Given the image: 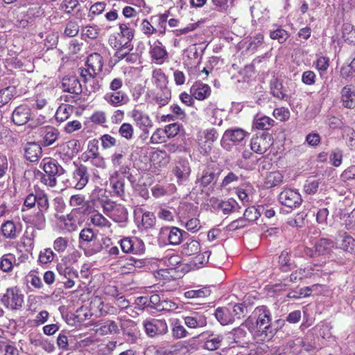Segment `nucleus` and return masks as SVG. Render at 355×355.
Segmentation results:
<instances>
[{"mask_svg": "<svg viewBox=\"0 0 355 355\" xmlns=\"http://www.w3.org/2000/svg\"><path fill=\"white\" fill-rule=\"evenodd\" d=\"M256 319L253 336L257 343H265L270 340L277 333V328L271 322V313L265 306L257 307L253 312Z\"/></svg>", "mask_w": 355, "mask_h": 355, "instance_id": "nucleus-1", "label": "nucleus"}, {"mask_svg": "<svg viewBox=\"0 0 355 355\" xmlns=\"http://www.w3.org/2000/svg\"><path fill=\"white\" fill-rule=\"evenodd\" d=\"M183 231L176 227H164L160 229L158 241L164 245H179L183 238Z\"/></svg>", "mask_w": 355, "mask_h": 355, "instance_id": "nucleus-2", "label": "nucleus"}, {"mask_svg": "<svg viewBox=\"0 0 355 355\" xmlns=\"http://www.w3.org/2000/svg\"><path fill=\"white\" fill-rule=\"evenodd\" d=\"M97 236L91 228H84L79 234V243L83 245L85 243L94 241L93 246L87 247L85 250L86 256H92L102 250V245L99 242H96Z\"/></svg>", "mask_w": 355, "mask_h": 355, "instance_id": "nucleus-3", "label": "nucleus"}, {"mask_svg": "<svg viewBox=\"0 0 355 355\" xmlns=\"http://www.w3.org/2000/svg\"><path fill=\"white\" fill-rule=\"evenodd\" d=\"M146 334L151 338L166 334L168 325L165 320L150 319L143 322Z\"/></svg>", "mask_w": 355, "mask_h": 355, "instance_id": "nucleus-4", "label": "nucleus"}, {"mask_svg": "<svg viewBox=\"0 0 355 355\" xmlns=\"http://www.w3.org/2000/svg\"><path fill=\"white\" fill-rule=\"evenodd\" d=\"M80 143L78 140L71 139L58 146L57 153L64 162L71 161L79 152Z\"/></svg>", "mask_w": 355, "mask_h": 355, "instance_id": "nucleus-5", "label": "nucleus"}, {"mask_svg": "<svg viewBox=\"0 0 355 355\" xmlns=\"http://www.w3.org/2000/svg\"><path fill=\"white\" fill-rule=\"evenodd\" d=\"M1 302L8 308L17 309L22 306L24 295L17 287L10 288L3 295Z\"/></svg>", "mask_w": 355, "mask_h": 355, "instance_id": "nucleus-6", "label": "nucleus"}, {"mask_svg": "<svg viewBox=\"0 0 355 355\" xmlns=\"http://www.w3.org/2000/svg\"><path fill=\"white\" fill-rule=\"evenodd\" d=\"M273 139L268 133H262L260 135H255L251 139L250 148L254 153L264 154L272 145Z\"/></svg>", "mask_w": 355, "mask_h": 355, "instance_id": "nucleus-7", "label": "nucleus"}, {"mask_svg": "<svg viewBox=\"0 0 355 355\" xmlns=\"http://www.w3.org/2000/svg\"><path fill=\"white\" fill-rule=\"evenodd\" d=\"M123 252L140 254L145 251V244L137 237H124L119 241Z\"/></svg>", "mask_w": 355, "mask_h": 355, "instance_id": "nucleus-8", "label": "nucleus"}, {"mask_svg": "<svg viewBox=\"0 0 355 355\" xmlns=\"http://www.w3.org/2000/svg\"><path fill=\"white\" fill-rule=\"evenodd\" d=\"M89 174L88 168L83 164L76 165L72 173L70 184L78 190L83 189L88 183Z\"/></svg>", "mask_w": 355, "mask_h": 355, "instance_id": "nucleus-9", "label": "nucleus"}, {"mask_svg": "<svg viewBox=\"0 0 355 355\" xmlns=\"http://www.w3.org/2000/svg\"><path fill=\"white\" fill-rule=\"evenodd\" d=\"M204 339L203 349L209 351L218 349L224 340V336L221 334L215 333L211 331H207L199 335Z\"/></svg>", "mask_w": 355, "mask_h": 355, "instance_id": "nucleus-10", "label": "nucleus"}, {"mask_svg": "<svg viewBox=\"0 0 355 355\" xmlns=\"http://www.w3.org/2000/svg\"><path fill=\"white\" fill-rule=\"evenodd\" d=\"M130 116L135 121L136 125L142 130V136L147 135L149 132V129L153 125V121L150 116L137 109H134L131 112Z\"/></svg>", "mask_w": 355, "mask_h": 355, "instance_id": "nucleus-11", "label": "nucleus"}, {"mask_svg": "<svg viewBox=\"0 0 355 355\" xmlns=\"http://www.w3.org/2000/svg\"><path fill=\"white\" fill-rule=\"evenodd\" d=\"M279 201L288 207L295 208L301 205L302 200L297 191L285 189L279 195Z\"/></svg>", "mask_w": 355, "mask_h": 355, "instance_id": "nucleus-12", "label": "nucleus"}, {"mask_svg": "<svg viewBox=\"0 0 355 355\" xmlns=\"http://www.w3.org/2000/svg\"><path fill=\"white\" fill-rule=\"evenodd\" d=\"M148 44L150 45L149 53L152 60L157 64H162L168 55L165 47L159 40H156L153 43L149 41Z\"/></svg>", "mask_w": 355, "mask_h": 355, "instance_id": "nucleus-13", "label": "nucleus"}, {"mask_svg": "<svg viewBox=\"0 0 355 355\" xmlns=\"http://www.w3.org/2000/svg\"><path fill=\"white\" fill-rule=\"evenodd\" d=\"M184 324L189 329L202 328L207 326V321L205 315L193 312L190 315L182 317Z\"/></svg>", "mask_w": 355, "mask_h": 355, "instance_id": "nucleus-14", "label": "nucleus"}, {"mask_svg": "<svg viewBox=\"0 0 355 355\" xmlns=\"http://www.w3.org/2000/svg\"><path fill=\"white\" fill-rule=\"evenodd\" d=\"M60 9L69 15L76 10L74 15L78 19H83L85 15L78 0H62L60 5Z\"/></svg>", "mask_w": 355, "mask_h": 355, "instance_id": "nucleus-15", "label": "nucleus"}, {"mask_svg": "<svg viewBox=\"0 0 355 355\" xmlns=\"http://www.w3.org/2000/svg\"><path fill=\"white\" fill-rule=\"evenodd\" d=\"M104 100L113 107L125 105L129 101L128 94L124 92H109L103 97Z\"/></svg>", "mask_w": 355, "mask_h": 355, "instance_id": "nucleus-16", "label": "nucleus"}, {"mask_svg": "<svg viewBox=\"0 0 355 355\" xmlns=\"http://www.w3.org/2000/svg\"><path fill=\"white\" fill-rule=\"evenodd\" d=\"M60 88L63 92L78 94L81 93V85L76 76H65L62 78Z\"/></svg>", "mask_w": 355, "mask_h": 355, "instance_id": "nucleus-17", "label": "nucleus"}, {"mask_svg": "<svg viewBox=\"0 0 355 355\" xmlns=\"http://www.w3.org/2000/svg\"><path fill=\"white\" fill-rule=\"evenodd\" d=\"M111 193L113 196L123 197L125 194L124 178L118 177L117 173H112L110 177Z\"/></svg>", "mask_w": 355, "mask_h": 355, "instance_id": "nucleus-18", "label": "nucleus"}, {"mask_svg": "<svg viewBox=\"0 0 355 355\" xmlns=\"http://www.w3.org/2000/svg\"><path fill=\"white\" fill-rule=\"evenodd\" d=\"M31 116V110L26 105L17 107L12 112V119L15 124L22 125L28 122Z\"/></svg>", "mask_w": 355, "mask_h": 355, "instance_id": "nucleus-19", "label": "nucleus"}, {"mask_svg": "<svg viewBox=\"0 0 355 355\" xmlns=\"http://www.w3.org/2000/svg\"><path fill=\"white\" fill-rule=\"evenodd\" d=\"M24 155L27 160L37 162L42 156V150L40 145L36 142L27 143L24 148Z\"/></svg>", "mask_w": 355, "mask_h": 355, "instance_id": "nucleus-20", "label": "nucleus"}, {"mask_svg": "<svg viewBox=\"0 0 355 355\" xmlns=\"http://www.w3.org/2000/svg\"><path fill=\"white\" fill-rule=\"evenodd\" d=\"M173 173L178 181H185L191 173V168L187 160H180L173 169Z\"/></svg>", "mask_w": 355, "mask_h": 355, "instance_id": "nucleus-21", "label": "nucleus"}, {"mask_svg": "<svg viewBox=\"0 0 355 355\" xmlns=\"http://www.w3.org/2000/svg\"><path fill=\"white\" fill-rule=\"evenodd\" d=\"M1 231L3 237L8 239H15L21 233V229L17 228L12 220H8L1 225Z\"/></svg>", "mask_w": 355, "mask_h": 355, "instance_id": "nucleus-22", "label": "nucleus"}, {"mask_svg": "<svg viewBox=\"0 0 355 355\" xmlns=\"http://www.w3.org/2000/svg\"><path fill=\"white\" fill-rule=\"evenodd\" d=\"M171 98V92L169 88L158 89L154 93L151 103L161 108L166 105Z\"/></svg>", "mask_w": 355, "mask_h": 355, "instance_id": "nucleus-23", "label": "nucleus"}, {"mask_svg": "<svg viewBox=\"0 0 355 355\" xmlns=\"http://www.w3.org/2000/svg\"><path fill=\"white\" fill-rule=\"evenodd\" d=\"M191 94L195 98L202 101L210 96L211 88L207 84L197 82L191 87Z\"/></svg>", "mask_w": 355, "mask_h": 355, "instance_id": "nucleus-24", "label": "nucleus"}, {"mask_svg": "<svg viewBox=\"0 0 355 355\" xmlns=\"http://www.w3.org/2000/svg\"><path fill=\"white\" fill-rule=\"evenodd\" d=\"M42 168L46 174L51 175H60L64 173V169L51 158H45L42 160Z\"/></svg>", "mask_w": 355, "mask_h": 355, "instance_id": "nucleus-25", "label": "nucleus"}, {"mask_svg": "<svg viewBox=\"0 0 355 355\" xmlns=\"http://www.w3.org/2000/svg\"><path fill=\"white\" fill-rule=\"evenodd\" d=\"M270 86L271 94L274 97L281 100L288 99V95L286 94L287 91L284 87L282 81L279 78L273 77L270 80Z\"/></svg>", "mask_w": 355, "mask_h": 355, "instance_id": "nucleus-26", "label": "nucleus"}, {"mask_svg": "<svg viewBox=\"0 0 355 355\" xmlns=\"http://www.w3.org/2000/svg\"><path fill=\"white\" fill-rule=\"evenodd\" d=\"M341 98L343 105L347 108L355 107V88L352 85L345 86L341 92Z\"/></svg>", "mask_w": 355, "mask_h": 355, "instance_id": "nucleus-27", "label": "nucleus"}, {"mask_svg": "<svg viewBox=\"0 0 355 355\" xmlns=\"http://www.w3.org/2000/svg\"><path fill=\"white\" fill-rule=\"evenodd\" d=\"M247 135L248 132L241 128H232L225 132L223 139L238 144L242 141Z\"/></svg>", "mask_w": 355, "mask_h": 355, "instance_id": "nucleus-28", "label": "nucleus"}, {"mask_svg": "<svg viewBox=\"0 0 355 355\" xmlns=\"http://www.w3.org/2000/svg\"><path fill=\"white\" fill-rule=\"evenodd\" d=\"M151 80L158 89L168 88V78L161 69H155L153 71Z\"/></svg>", "mask_w": 355, "mask_h": 355, "instance_id": "nucleus-29", "label": "nucleus"}, {"mask_svg": "<svg viewBox=\"0 0 355 355\" xmlns=\"http://www.w3.org/2000/svg\"><path fill=\"white\" fill-rule=\"evenodd\" d=\"M86 64L92 69L93 73L98 74L103 69V58L99 53H92L87 58Z\"/></svg>", "mask_w": 355, "mask_h": 355, "instance_id": "nucleus-30", "label": "nucleus"}, {"mask_svg": "<svg viewBox=\"0 0 355 355\" xmlns=\"http://www.w3.org/2000/svg\"><path fill=\"white\" fill-rule=\"evenodd\" d=\"M214 315L216 320L222 325H227L234 321L233 315L230 310L225 307L217 308L215 311Z\"/></svg>", "mask_w": 355, "mask_h": 355, "instance_id": "nucleus-31", "label": "nucleus"}, {"mask_svg": "<svg viewBox=\"0 0 355 355\" xmlns=\"http://www.w3.org/2000/svg\"><path fill=\"white\" fill-rule=\"evenodd\" d=\"M42 132L44 135L43 145L44 146H49L54 144L60 135L58 130L53 127H46L42 129Z\"/></svg>", "mask_w": 355, "mask_h": 355, "instance_id": "nucleus-32", "label": "nucleus"}, {"mask_svg": "<svg viewBox=\"0 0 355 355\" xmlns=\"http://www.w3.org/2000/svg\"><path fill=\"white\" fill-rule=\"evenodd\" d=\"M335 243L333 241L322 238L318 240L315 245V252L318 254H325L329 253L334 248Z\"/></svg>", "mask_w": 355, "mask_h": 355, "instance_id": "nucleus-33", "label": "nucleus"}, {"mask_svg": "<svg viewBox=\"0 0 355 355\" xmlns=\"http://www.w3.org/2000/svg\"><path fill=\"white\" fill-rule=\"evenodd\" d=\"M217 178L218 174L215 173L214 170L207 167L202 171L201 176L197 180V183H200V186L205 187L216 181Z\"/></svg>", "mask_w": 355, "mask_h": 355, "instance_id": "nucleus-34", "label": "nucleus"}, {"mask_svg": "<svg viewBox=\"0 0 355 355\" xmlns=\"http://www.w3.org/2000/svg\"><path fill=\"white\" fill-rule=\"evenodd\" d=\"M15 256L11 253L3 254L0 259V269L4 272H10L12 270L16 262Z\"/></svg>", "mask_w": 355, "mask_h": 355, "instance_id": "nucleus-35", "label": "nucleus"}, {"mask_svg": "<svg viewBox=\"0 0 355 355\" xmlns=\"http://www.w3.org/2000/svg\"><path fill=\"white\" fill-rule=\"evenodd\" d=\"M181 252L187 256L196 254L200 251V243L193 239H189L184 243L182 247Z\"/></svg>", "mask_w": 355, "mask_h": 355, "instance_id": "nucleus-36", "label": "nucleus"}, {"mask_svg": "<svg viewBox=\"0 0 355 355\" xmlns=\"http://www.w3.org/2000/svg\"><path fill=\"white\" fill-rule=\"evenodd\" d=\"M119 329L117 324L112 320H107L101 324L97 329V333L101 336H106L119 333Z\"/></svg>", "mask_w": 355, "mask_h": 355, "instance_id": "nucleus-37", "label": "nucleus"}, {"mask_svg": "<svg viewBox=\"0 0 355 355\" xmlns=\"http://www.w3.org/2000/svg\"><path fill=\"white\" fill-rule=\"evenodd\" d=\"M128 211L126 208L121 205H118L114 211L111 214L110 218L118 223H123L128 220Z\"/></svg>", "mask_w": 355, "mask_h": 355, "instance_id": "nucleus-38", "label": "nucleus"}, {"mask_svg": "<svg viewBox=\"0 0 355 355\" xmlns=\"http://www.w3.org/2000/svg\"><path fill=\"white\" fill-rule=\"evenodd\" d=\"M218 207L225 214H229L232 212L237 211L241 208L238 202L232 198H230L227 200L221 201L218 205Z\"/></svg>", "mask_w": 355, "mask_h": 355, "instance_id": "nucleus-39", "label": "nucleus"}, {"mask_svg": "<svg viewBox=\"0 0 355 355\" xmlns=\"http://www.w3.org/2000/svg\"><path fill=\"white\" fill-rule=\"evenodd\" d=\"M283 175L279 171L270 172L265 178V186L268 188L279 185L282 182Z\"/></svg>", "mask_w": 355, "mask_h": 355, "instance_id": "nucleus-40", "label": "nucleus"}, {"mask_svg": "<svg viewBox=\"0 0 355 355\" xmlns=\"http://www.w3.org/2000/svg\"><path fill=\"white\" fill-rule=\"evenodd\" d=\"M16 93L14 86H8L0 89V107L7 104Z\"/></svg>", "mask_w": 355, "mask_h": 355, "instance_id": "nucleus-41", "label": "nucleus"}, {"mask_svg": "<svg viewBox=\"0 0 355 355\" xmlns=\"http://www.w3.org/2000/svg\"><path fill=\"white\" fill-rule=\"evenodd\" d=\"M252 319V318H248L245 323H243L239 327L232 330L234 340L236 343H241L244 341L245 338L247 336V332L243 328V326L248 327Z\"/></svg>", "mask_w": 355, "mask_h": 355, "instance_id": "nucleus-42", "label": "nucleus"}, {"mask_svg": "<svg viewBox=\"0 0 355 355\" xmlns=\"http://www.w3.org/2000/svg\"><path fill=\"white\" fill-rule=\"evenodd\" d=\"M275 121L271 118L263 116L257 117L254 121V126L259 130H269L274 125Z\"/></svg>", "mask_w": 355, "mask_h": 355, "instance_id": "nucleus-43", "label": "nucleus"}, {"mask_svg": "<svg viewBox=\"0 0 355 355\" xmlns=\"http://www.w3.org/2000/svg\"><path fill=\"white\" fill-rule=\"evenodd\" d=\"M339 248L345 252L353 253L355 252V240L351 236L345 234Z\"/></svg>", "mask_w": 355, "mask_h": 355, "instance_id": "nucleus-44", "label": "nucleus"}, {"mask_svg": "<svg viewBox=\"0 0 355 355\" xmlns=\"http://www.w3.org/2000/svg\"><path fill=\"white\" fill-rule=\"evenodd\" d=\"M46 211L37 210L33 215L31 216L30 223L34 225L37 229H42L46 223V218L44 214Z\"/></svg>", "mask_w": 355, "mask_h": 355, "instance_id": "nucleus-45", "label": "nucleus"}, {"mask_svg": "<svg viewBox=\"0 0 355 355\" xmlns=\"http://www.w3.org/2000/svg\"><path fill=\"white\" fill-rule=\"evenodd\" d=\"M31 343L36 347H41L49 353L53 352L55 349L54 345L45 338H31Z\"/></svg>", "mask_w": 355, "mask_h": 355, "instance_id": "nucleus-46", "label": "nucleus"}, {"mask_svg": "<svg viewBox=\"0 0 355 355\" xmlns=\"http://www.w3.org/2000/svg\"><path fill=\"white\" fill-rule=\"evenodd\" d=\"M210 295V291L207 288H202L198 290H190L186 291L184 294L187 299L204 298Z\"/></svg>", "mask_w": 355, "mask_h": 355, "instance_id": "nucleus-47", "label": "nucleus"}, {"mask_svg": "<svg viewBox=\"0 0 355 355\" xmlns=\"http://www.w3.org/2000/svg\"><path fill=\"white\" fill-rule=\"evenodd\" d=\"M99 31L100 29L96 26H86L81 30L82 38L96 39L99 35Z\"/></svg>", "mask_w": 355, "mask_h": 355, "instance_id": "nucleus-48", "label": "nucleus"}, {"mask_svg": "<svg viewBox=\"0 0 355 355\" xmlns=\"http://www.w3.org/2000/svg\"><path fill=\"white\" fill-rule=\"evenodd\" d=\"M261 209L263 211L264 208L261 207L259 209H257L254 207H250L245 209L243 214V217L248 221H255L261 215Z\"/></svg>", "mask_w": 355, "mask_h": 355, "instance_id": "nucleus-49", "label": "nucleus"}, {"mask_svg": "<svg viewBox=\"0 0 355 355\" xmlns=\"http://www.w3.org/2000/svg\"><path fill=\"white\" fill-rule=\"evenodd\" d=\"M119 29L122 37L128 40L127 42L130 43L134 37L135 29L132 25L130 23H121Z\"/></svg>", "mask_w": 355, "mask_h": 355, "instance_id": "nucleus-50", "label": "nucleus"}, {"mask_svg": "<svg viewBox=\"0 0 355 355\" xmlns=\"http://www.w3.org/2000/svg\"><path fill=\"white\" fill-rule=\"evenodd\" d=\"M55 256V254L51 248H44L39 254L38 261L41 264H47L53 261Z\"/></svg>", "mask_w": 355, "mask_h": 355, "instance_id": "nucleus-51", "label": "nucleus"}, {"mask_svg": "<svg viewBox=\"0 0 355 355\" xmlns=\"http://www.w3.org/2000/svg\"><path fill=\"white\" fill-rule=\"evenodd\" d=\"M72 107L67 105H60L56 111L55 119L58 121H64L70 116V113L72 112Z\"/></svg>", "mask_w": 355, "mask_h": 355, "instance_id": "nucleus-52", "label": "nucleus"}, {"mask_svg": "<svg viewBox=\"0 0 355 355\" xmlns=\"http://www.w3.org/2000/svg\"><path fill=\"white\" fill-rule=\"evenodd\" d=\"M79 33V25L74 20H69L67 22L64 35L69 37L76 36Z\"/></svg>", "mask_w": 355, "mask_h": 355, "instance_id": "nucleus-53", "label": "nucleus"}, {"mask_svg": "<svg viewBox=\"0 0 355 355\" xmlns=\"http://www.w3.org/2000/svg\"><path fill=\"white\" fill-rule=\"evenodd\" d=\"M91 222L93 225L101 227H110V222L100 213H96L91 216Z\"/></svg>", "mask_w": 355, "mask_h": 355, "instance_id": "nucleus-54", "label": "nucleus"}, {"mask_svg": "<svg viewBox=\"0 0 355 355\" xmlns=\"http://www.w3.org/2000/svg\"><path fill=\"white\" fill-rule=\"evenodd\" d=\"M133 49V46L129 43L125 42L120 49H119L114 53V58L116 61L119 62L125 58L128 53Z\"/></svg>", "mask_w": 355, "mask_h": 355, "instance_id": "nucleus-55", "label": "nucleus"}, {"mask_svg": "<svg viewBox=\"0 0 355 355\" xmlns=\"http://www.w3.org/2000/svg\"><path fill=\"white\" fill-rule=\"evenodd\" d=\"M100 141L103 148L105 150L116 146L118 143V140L109 134L103 135L100 137Z\"/></svg>", "mask_w": 355, "mask_h": 355, "instance_id": "nucleus-56", "label": "nucleus"}, {"mask_svg": "<svg viewBox=\"0 0 355 355\" xmlns=\"http://www.w3.org/2000/svg\"><path fill=\"white\" fill-rule=\"evenodd\" d=\"M125 153L123 150H116L111 156V162L114 168L125 164Z\"/></svg>", "mask_w": 355, "mask_h": 355, "instance_id": "nucleus-57", "label": "nucleus"}, {"mask_svg": "<svg viewBox=\"0 0 355 355\" xmlns=\"http://www.w3.org/2000/svg\"><path fill=\"white\" fill-rule=\"evenodd\" d=\"M340 74L345 79H352L353 77H355V58L350 64L342 67Z\"/></svg>", "mask_w": 355, "mask_h": 355, "instance_id": "nucleus-58", "label": "nucleus"}, {"mask_svg": "<svg viewBox=\"0 0 355 355\" xmlns=\"http://www.w3.org/2000/svg\"><path fill=\"white\" fill-rule=\"evenodd\" d=\"M37 198L36 205L37 209L46 212L49 208V202L47 195L43 192H38Z\"/></svg>", "mask_w": 355, "mask_h": 355, "instance_id": "nucleus-59", "label": "nucleus"}, {"mask_svg": "<svg viewBox=\"0 0 355 355\" xmlns=\"http://www.w3.org/2000/svg\"><path fill=\"white\" fill-rule=\"evenodd\" d=\"M172 334L174 338L180 339L187 337L189 333L179 321H176L172 328Z\"/></svg>", "mask_w": 355, "mask_h": 355, "instance_id": "nucleus-60", "label": "nucleus"}, {"mask_svg": "<svg viewBox=\"0 0 355 355\" xmlns=\"http://www.w3.org/2000/svg\"><path fill=\"white\" fill-rule=\"evenodd\" d=\"M119 133L122 137L130 140L133 137L134 128L129 123H123L119 129Z\"/></svg>", "mask_w": 355, "mask_h": 355, "instance_id": "nucleus-61", "label": "nucleus"}, {"mask_svg": "<svg viewBox=\"0 0 355 355\" xmlns=\"http://www.w3.org/2000/svg\"><path fill=\"white\" fill-rule=\"evenodd\" d=\"M343 151L339 148L334 149L329 156L330 163L336 167L341 165L343 161Z\"/></svg>", "mask_w": 355, "mask_h": 355, "instance_id": "nucleus-62", "label": "nucleus"}, {"mask_svg": "<svg viewBox=\"0 0 355 355\" xmlns=\"http://www.w3.org/2000/svg\"><path fill=\"white\" fill-rule=\"evenodd\" d=\"M210 255L211 252L209 251L197 254L193 260L194 266L197 268H201L208 263Z\"/></svg>", "mask_w": 355, "mask_h": 355, "instance_id": "nucleus-63", "label": "nucleus"}, {"mask_svg": "<svg viewBox=\"0 0 355 355\" xmlns=\"http://www.w3.org/2000/svg\"><path fill=\"white\" fill-rule=\"evenodd\" d=\"M340 180L344 182H349L355 180V165L347 168L340 175Z\"/></svg>", "mask_w": 355, "mask_h": 355, "instance_id": "nucleus-64", "label": "nucleus"}]
</instances>
